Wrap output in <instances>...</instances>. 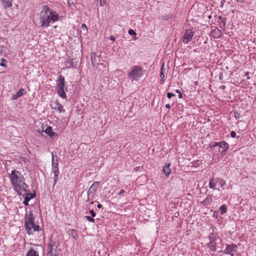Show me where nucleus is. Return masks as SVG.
Segmentation results:
<instances>
[{"label": "nucleus", "mask_w": 256, "mask_h": 256, "mask_svg": "<svg viewBox=\"0 0 256 256\" xmlns=\"http://www.w3.org/2000/svg\"><path fill=\"white\" fill-rule=\"evenodd\" d=\"M9 178L12 186L15 192L20 196L26 194L28 185L24 182V178L22 174L16 170H13L9 174Z\"/></svg>", "instance_id": "f257e3e1"}, {"label": "nucleus", "mask_w": 256, "mask_h": 256, "mask_svg": "<svg viewBox=\"0 0 256 256\" xmlns=\"http://www.w3.org/2000/svg\"><path fill=\"white\" fill-rule=\"evenodd\" d=\"M59 15L56 12L47 6H44L40 13V26L42 28L48 27L50 22L57 21Z\"/></svg>", "instance_id": "f03ea898"}, {"label": "nucleus", "mask_w": 256, "mask_h": 256, "mask_svg": "<svg viewBox=\"0 0 256 256\" xmlns=\"http://www.w3.org/2000/svg\"><path fill=\"white\" fill-rule=\"evenodd\" d=\"M59 245L58 241L50 239L48 245L46 256H58Z\"/></svg>", "instance_id": "7ed1b4c3"}, {"label": "nucleus", "mask_w": 256, "mask_h": 256, "mask_svg": "<svg viewBox=\"0 0 256 256\" xmlns=\"http://www.w3.org/2000/svg\"><path fill=\"white\" fill-rule=\"evenodd\" d=\"M143 69L139 66H132L131 68L130 72L128 74V78L133 82L135 80H138L140 78L142 74Z\"/></svg>", "instance_id": "20e7f679"}, {"label": "nucleus", "mask_w": 256, "mask_h": 256, "mask_svg": "<svg viewBox=\"0 0 256 256\" xmlns=\"http://www.w3.org/2000/svg\"><path fill=\"white\" fill-rule=\"evenodd\" d=\"M100 54L96 52H92L91 56L92 64L96 69L98 70L99 67H104V60L100 58Z\"/></svg>", "instance_id": "39448f33"}, {"label": "nucleus", "mask_w": 256, "mask_h": 256, "mask_svg": "<svg viewBox=\"0 0 256 256\" xmlns=\"http://www.w3.org/2000/svg\"><path fill=\"white\" fill-rule=\"evenodd\" d=\"M26 228L29 234H32L35 231H38L40 226L35 224L34 222L25 225Z\"/></svg>", "instance_id": "423d86ee"}, {"label": "nucleus", "mask_w": 256, "mask_h": 256, "mask_svg": "<svg viewBox=\"0 0 256 256\" xmlns=\"http://www.w3.org/2000/svg\"><path fill=\"white\" fill-rule=\"evenodd\" d=\"M194 35V32L191 30H186L184 35L182 41L184 43H188L190 41Z\"/></svg>", "instance_id": "0eeeda50"}, {"label": "nucleus", "mask_w": 256, "mask_h": 256, "mask_svg": "<svg viewBox=\"0 0 256 256\" xmlns=\"http://www.w3.org/2000/svg\"><path fill=\"white\" fill-rule=\"evenodd\" d=\"M236 244L228 245L225 249V254H229L231 256L234 255V252H236Z\"/></svg>", "instance_id": "6e6552de"}, {"label": "nucleus", "mask_w": 256, "mask_h": 256, "mask_svg": "<svg viewBox=\"0 0 256 256\" xmlns=\"http://www.w3.org/2000/svg\"><path fill=\"white\" fill-rule=\"evenodd\" d=\"M56 86L58 89H62L64 88L65 86L64 83V78L62 76V75H60L58 77V80L56 81Z\"/></svg>", "instance_id": "1a4fd4ad"}, {"label": "nucleus", "mask_w": 256, "mask_h": 256, "mask_svg": "<svg viewBox=\"0 0 256 256\" xmlns=\"http://www.w3.org/2000/svg\"><path fill=\"white\" fill-rule=\"evenodd\" d=\"M24 197V204L25 206L28 205L29 200L32 198V194L31 193L28 192L27 190H26V194L22 196Z\"/></svg>", "instance_id": "9d476101"}, {"label": "nucleus", "mask_w": 256, "mask_h": 256, "mask_svg": "<svg viewBox=\"0 0 256 256\" xmlns=\"http://www.w3.org/2000/svg\"><path fill=\"white\" fill-rule=\"evenodd\" d=\"M212 36L214 38H218L222 36V32L218 28H216L212 31Z\"/></svg>", "instance_id": "9b49d317"}, {"label": "nucleus", "mask_w": 256, "mask_h": 256, "mask_svg": "<svg viewBox=\"0 0 256 256\" xmlns=\"http://www.w3.org/2000/svg\"><path fill=\"white\" fill-rule=\"evenodd\" d=\"M170 164L168 163L164 166L163 172L166 176H168L171 173V169L170 168Z\"/></svg>", "instance_id": "f8f14e48"}, {"label": "nucleus", "mask_w": 256, "mask_h": 256, "mask_svg": "<svg viewBox=\"0 0 256 256\" xmlns=\"http://www.w3.org/2000/svg\"><path fill=\"white\" fill-rule=\"evenodd\" d=\"M34 222L32 212L27 214L25 218V225L29 223Z\"/></svg>", "instance_id": "ddd939ff"}, {"label": "nucleus", "mask_w": 256, "mask_h": 256, "mask_svg": "<svg viewBox=\"0 0 256 256\" xmlns=\"http://www.w3.org/2000/svg\"><path fill=\"white\" fill-rule=\"evenodd\" d=\"M56 106L54 108L55 110H58L59 112H64L65 110L64 109L63 106L59 103V102L56 100L55 102Z\"/></svg>", "instance_id": "4468645a"}, {"label": "nucleus", "mask_w": 256, "mask_h": 256, "mask_svg": "<svg viewBox=\"0 0 256 256\" xmlns=\"http://www.w3.org/2000/svg\"><path fill=\"white\" fill-rule=\"evenodd\" d=\"M4 8H8L12 6V0H0Z\"/></svg>", "instance_id": "2eb2a0df"}, {"label": "nucleus", "mask_w": 256, "mask_h": 256, "mask_svg": "<svg viewBox=\"0 0 256 256\" xmlns=\"http://www.w3.org/2000/svg\"><path fill=\"white\" fill-rule=\"evenodd\" d=\"M24 92V90L22 88L20 89L18 92L16 94L14 95L13 96V98L16 100L18 98L21 96Z\"/></svg>", "instance_id": "dca6fc26"}, {"label": "nucleus", "mask_w": 256, "mask_h": 256, "mask_svg": "<svg viewBox=\"0 0 256 256\" xmlns=\"http://www.w3.org/2000/svg\"><path fill=\"white\" fill-rule=\"evenodd\" d=\"M100 182H94L90 187V189L92 190L94 192H95L96 190L98 189V188L99 186Z\"/></svg>", "instance_id": "f3484780"}, {"label": "nucleus", "mask_w": 256, "mask_h": 256, "mask_svg": "<svg viewBox=\"0 0 256 256\" xmlns=\"http://www.w3.org/2000/svg\"><path fill=\"white\" fill-rule=\"evenodd\" d=\"M26 256H39L38 252L34 249H30L28 252Z\"/></svg>", "instance_id": "a211bd4d"}, {"label": "nucleus", "mask_w": 256, "mask_h": 256, "mask_svg": "<svg viewBox=\"0 0 256 256\" xmlns=\"http://www.w3.org/2000/svg\"><path fill=\"white\" fill-rule=\"evenodd\" d=\"M52 166L58 165V160L57 158V156L56 155L55 156L56 158H54V152H52Z\"/></svg>", "instance_id": "6ab92c4d"}, {"label": "nucleus", "mask_w": 256, "mask_h": 256, "mask_svg": "<svg viewBox=\"0 0 256 256\" xmlns=\"http://www.w3.org/2000/svg\"><path fill=\"white\" fill-rule=\"evenodd\" d=\"M58 95L62 98H66V94L64 92V88L58 89Z\"/></svg>", "instance_id": "aec40b11"}, {"label": "nucleus", "mask_w": 256, "mask_h": 256, "mask_svg": "<svg viewBox=\"0 0 256 256\" xmlns=\"http://www.w3.org/2000/svg\"><path fill=\"white\" fill-rule=\"evenodd\" d=\"M70 235L75 240L78 239V234L77 232L74 230H70Z\"/></svg>", "instance_id": "412c9836"}, {"label": "nucleus", "mask_w": 256, "mask_h": 256, "mask_svg": "<svg viewBox=\"0 0 256 256\" xmlns=\"http://www.w3.org/2000/svg\"><path fill=\"white\" fill-rule=\"evenodd\" d=\"M44 132L50 136L54 134V133L52 132V128L51 127H48L44 130Z\"/></svg>", "instance_id": "4be33fe9"}, {"label": "nucleus", "mask_w": 256, "mask_h": 256, "mask_svg": "<svg viewBox=\"0 0 256 256\" xmlns=\"http://www.w3.org/2000/svg\"><path fill=\"white\" fill-rule=\"evenodd\" d=\"M216 185V181L214 178H212L209 182V186L210 188H214Z\"/></svg>", "instance_id": "5701e85b"}, {"label": "nucleus", "mask_w": 256, "mask_h": 256, "mask_svg": "<svg viewBox=\"0 0 256 256\" xmlns=\"http://www.w3.org/2000/svg\"><path fill=\"white\" fill-rule=\"evenodd\" d=\"M94 192L91 190L89 189L88 191V200L86 201H88L90 200V196L93 197L94 195Z\"/></svg>", "instance_id": "b1692460"}, {"label": "nucleus", "mask_w": 256, "mask_h": 256, "mask_svg": "<svg viewBox=\"0 0 256 256\" xmlns=\"http://www.w3.org/2000/svg\"><path fill=\"white\" fill-rule=\"evenodd\" d=\"M216 242H211L209 244H208V247L210 248V249L212 250H215V246Z\"/></svg>", "instance_id": "393cba45"}, {"label": "nucleus", "mask_w": 256, "mask_h": 256, "mask_svg": "<svg viewBox=\"0 0 256 256\" xmlns=\"http://www.w3.org/2000/svg\"><path fill=\"white\" fill-rule=\"evenodd\" d=\"M52 170L54 174L59 173L58 165L52 166Z\"/></svg>", "instance_id": "a878e982"}, {"label": "nucleus", "mask_w": 256, "mask_h": 256, "mask_svg": "<svg viewBox=\"0 0 256 256\" xmlns=\"http://www.w3.org/2000/svg\"><path fill=\"white\" fill-rule=\"evenodd\" d=\"M54 186L56 184L58 180V173L54 174Z\"/></svg>", "instance_id": "bb28decb"}, {"label": "nucleus", "mask_w": 256, "mask_h": 256, "mask_svg": "<svg viewBox=\"0 0 256 256\" xmlns=\"http://www.w3.org/2000/svg\"><path fill=\"white\" fill-rule=\"evenodd\" d=\"M100 3V6H103L106 4V0H97Z\"/></svg>", "instance_id": "cd10ccee"}, {"label": "nucleus", "mask_w": 256, "mask_h": 256, "mask_svg": "<svg viewBox=\"0 0 256 256\" xmlns=\"http://www.w3.org/2000/svg\"><path fill=\"white\" fill-rule=\"evenodd\" d=\"M85 218H86L87 220L90 222H94V218L90 216H86Z\"/></svg>", "instance_id": "c85d7f7f"}, {"label": "nucleus", "mask_w": 256, "mask_h": 256, "mask_svg": "<svg viewBox=\"0 0 256 256\" xmlns=\"http://www.w3.org/2000/svg\"><path fill=\"white\" fill-rule=\"evenodd\" d=\"M81 28L82 30H85L86 33H87V32H88L87 28H86V26L85 24H82Z\"/></svg>", "instance_id": "c756f323"}, {"label": "nucleus", "mask_w": 256, "mask_h": 256, "mask_svg": "<svg viewBox=\"0 0 256 256\" xmlns=\"http://www.w3.org/2000/svg\"><path fill=\"white\" fill-rule=\"evenodd\" d=\"M160 77L161 78V82H163L164 80V72H160Z\"/></svg>", "instance_id": "7c9ffc66"}, {"label": "nucleus", "mask_w": 256, "mask_h": 256, "mask_svg": "<svg viewBox=\"0 0 256 256\" xmlns=\"http://www.w3.org/2000/svg\"><path fill=\"white\" fill-rule=\"evenodd\" d=\"M128 34L130 35H136V32L134 30H128Z\"/></svg>", "instance_id": "2f4dec72"}, {"label": "nucleus", "mask_w": 256, "mask_h": 256, "mask_svg": "<svg viewBox=\"0 0 256 256\" xmlns=\"http://www.w3.org/2000/svg\"><path fill=\"white\" fill-rule=\"evenodd\" d=\"M174 94L172 93L168 92L167 94V96L168 98H170L172 96H174Z\"/></svg>", "instance_id": "473e14b6"}, {"label": "nucleus", "mask_w": 256, "mask_h": 256, "mask_svg": "<svg viewBox=\"0 0 256 256\" xmlns=\"http://www.w3.org/2000/svg\"><path fill=\"white\" fill-rule=\"evenodd\" d=\"M230 136L232 138H235L236 136V133L234 131L231 132Z\"/></svg>", "instance_id": "72a5a7b5"}, {"label": "nucleus", "mask_w": 256, "mask_h": 256, "mask_svg": "<svg viewBox=\"0 0 256 256\" xmlns=\"http://www.w3.org/2000/svg\"><path fill=\"white\" fill-rule=\"evenodd\" d=\"M90 212L92 217H94L96 216V214L93 210H91Z\"/></svg>", "instance_id": "f704fd0d"}, {"label": "nucleus", "mask_w": 256, "mask_h": 256, "mask_svg": "<svg viewBox=\"0 0 256 256\" xmlns=\"http://www.w3.org/2000/svg\"><path fill=\"white\" fill-rule=\"evenodd\" d=\"M220 210L222 212H224V205H222L220 208Z\"/></svg>", "instance_id": "c9c22d12"}, {"label": "nucleus", "mask_w": 256, "mask_h": 256, "mask_svg": "<svg viewBox=\"0 0 256 256\" xmlns=\"http://www.w3.org/2000/svg\"><path fill=\"white\" fill-rule=\"evenodd\" d=\"M248 74H249V72H247L245 73V76H247V79L248 80H249L250 79V77L248 76Z\"/></svg>", "instance_id": "e433bc0d"}, {"label": "nucleus", "mask_w": 256, "mask_h": 256, "mask_svg": "<svg viewBox=\"0 0 256 256\" xmlns=\"http://www.w3.org/2000/svg\"><path fill=\"white\" fill-rule=\"evenodd\" d=\"M110 40H111L112 41H114L115 40H116L115 37L114 36H110Z\"/></svg>", "instance_id": "4c0bfd02"}, {"label": "nucleus", "mask_w": 256, "mask_h": 256, "mask_svg": "<svg viewBox=\"0 0 256 256\" xmlns=\"http://www.w3.org/2000/svg\"><path fill=\"white\" fill-rule=\"evenodd\" d=\"M228 148V144L225 142V152L226 150Z\"/></svg>", "instance_id": "58836bf2"}, {"label": "nucleus", "mask_w": 256, "mask_h": 256, "mask_svg": "<svg viewBox=\"0 0 256 256\" xmlns=\"http://www.w3.org/2000/svg\"><path fill=\"white\" fill-rule=\"evenodd\" d=\"M164 64H163L160 68V72H164Z\"/></svg>", "instance_id": "ea45409f"}, {"label": "nucleus", "mask_w": 256, "mask_h": 256, "mask_svg": "<svg viewBox=\"0 0 256 256\" xmlns=\"http://www.w3.org/2000/svg\"><path fill=\"white\" fill-rule=\"evenodd\" d=\"M124 192V190H120V193H119V195H120V196L122 195V194H123Z\"/></svg>", "instance_id": "a19ab883"}, {"label": "nucleus", "mask_w": 256, "mask_h": 256, "mask_svg": "<svg viewBox=\"0 0 256 256\" xmlns=\"http://www.w3.org/2000/svg\"><path fill=\"white\" fill-rule=\"evenodd\" d=\"M166 108L170 109V104H166Z\"/></svg>", "instance_id": "79ce46f5"}, {"label": "nucleus", "mask_w": 256, "mask_h": 256, "mask_svg": "<svg viewBox=\"0 0 256 256\" xmlns=\"http://www.w3.org/2000/svg\"><path fill=\"white\" fill-rule=\"evenodd\" d=\"M0 66H6V64L2 62V63L0 64Z\"/></svg>", "instance_id": "37998d69"}, {"label": "nucleus", "mask_w": 256, "mask_h": 256, "mask_svg": "<svg viewBox=\"0 0 256 256\" xmlns=\"http://www.w3.org/2000/svg\"><path fill=\"white\" fill-rule=\"evenodd\" d=\"M222 72L220 74V80H222Z\"/></svg>", "instance_id": "c03bdc74"}, {"label": "nucleus", "mask_w": 256, "mask_h": 256, "mask_svg": "<svg viewBox=\"0 0 256 256\" xmlns=\"http://www.w3.org/2000/svg\"><path fill=\"white\" fill-rule=\"evenodd\" d=\"M178 97H179V98H182V94L180 92V93H179Z\"/></svg>", "instance_id": "a18cd8bd"}, {"label": "nucleus", "mask_w": 256, "mask_h": 256, "mask_svg": "<svg viewBox=\"0 0 256 256\" xmlns=\"http://www.w3.org/2000/svg\"><path fill=\"white\" fill-rule=\"evenodd\" d=\"M102 204H98V208H102Z\"/></svg>", "instance_id": "49530a36"}, {"label": "nucleus", "mask_w": 256, "mask_h": 256, "mask_svg": "<svg viewBox=\"0 0 256 256\" xmlns=\"http://www.w3.org/2000/svg\"><path fill=\"white\" fill-rule=\"evenodd\" d=\"M176 92L177 93H178V94L180 93V90H176Z\"/></svg>", "instance_id": "de8ad7c7"}, {"label": "nucleus", "mask_w": 256, "mask_h": 256, "mask_svg": "<svg viewBox=\"0 0 256 256\" xmlns=\"http://www.w3.org/2000/svg\"><path fill=\"white\" fill-rule=\"evenodd\" d=\"M238 0V2L240 1V2H244L246 0Z\"/></svg>", "instance_id": "09e8293b"}, {"label": "nucleus", "mask_w": 256, "mask_h": 256, "mask_svg": "<svg viewBox=\"0 0 256 256\" xmlns=\"http://www.w3.org/2000/svg\"><path fill=\"white\" fill-rule=\"evenodd\" d=\"M219 18H220V19H222V16H219Z\"/></svg>", "instance_id": "8fccbe9b"}, {"label": "nucleus", "mask_w": 256, "mask_h": 256, "mask_svg": "<svg viewBox=\"0 0 256 256\" xmlns=\"http://www.w3.org/2000/svg\"><path fill=\"white\" fill-rule=\"evenodd\" d=\"M223 143H224V142H220V144L222 145V144H223Z\"/></svg>", "instance_id": "3c124183"}, {"label": "nucleus", "mask_w": 256, "mask_h": 256, "mask_svg": "<svg viewBox=\"0 0 256 256\" xmlns=\"http://www.w3.org/2000/svg\"><path fill=\"white\" fill-rule=\"evenodd\" d=\"M224 212H226V206H225V210H224Z\"/></svg>", "instance_id": "603ef678"}, {"label": "nucleus", "mask_w": 256, "mask_h": 256, "mask_svg": "<svg viewBox=\"0 0 256 256\" xmlns=\"http://www.w3.org/2000/svg\"><path fill=\"white\" fill-rule=\"evenodd\" d=\"M221 4H221V6H222V4H223V3H222V1L221 2Z\"/></svg>", "instance_id": "864d4df0"}]
</instances>
